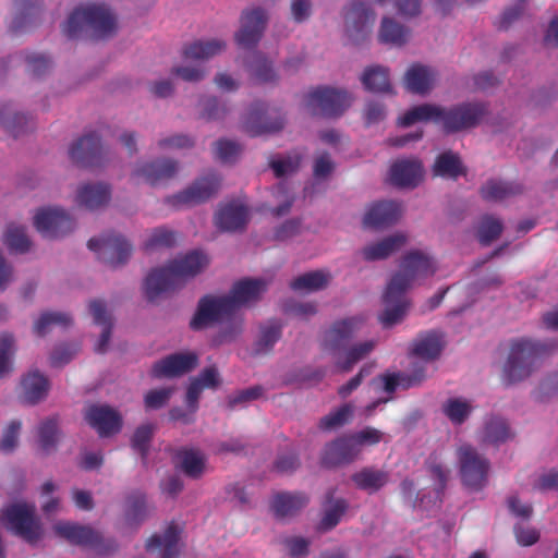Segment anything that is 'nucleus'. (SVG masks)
Segmentation results:
<instances>
[{"mask_svg": "<svg viewBox=\"0 0 558 558\" xmlns=\"http://www.w3.org/2000/svg\"><path fill=\"white\" fill-rule=\"evenodd\" d=\"M436 272L434 259L418 250H412L403 255L400 270L388 282L383 294L385 310L378 316L383 327L389 328L403 319L409 308L405 299L407 290L421 278L433 276Z\"/></svg>", "mask_w": 558, "mask_h": 558, "instance_id": "1", "label": "nucleus"}, {"mask_svg": "<svg viewBox=\"0 0 558 558\" xmlns=\"http://www.w3.org/2000/svg\"><path fill=\"white\" fill-rule=\"evenodd\" d=\"M487 113V106L478 101L462 102L449 108L423 104L408 110L399 119V124L407 128L418 121H432L441 125L445 133L452 134L477 126Z\"/></svg>", "mask_w": 558, "mask_h": 558, "instance_id": "2", "label": "nucleus"}, {"mask_svg": "<svg viewBox=\"0 0 558 558\" xmlns=\"http://www.w3.org/2000/svg\"><path fill=\"white\" fill-rule=\"evenodd\" d=\"M208 263V257L203 252L192 251L171 260L165 267L153 269L144 281L146 299L154 302L162 293L180 289L187 279L198 275Z\"/></svg>", "mask_w": 558, "mask_h": 558, "instance_id": "3", "label": "nucleus"}, {"mask_svg": "<svg viewBox=\"0 0 558 558\" xmlns=\"http://www.w3.org/2000/svg\"><path fill=\"white\" fill-rule=\"evenodd\" d=\"M362 320L357 317H349L335 322L331 327L325 331L322 347L333 356H337L335 366L341 373H349L354 365L365 359L375 348L373 340L356 343L344 352L343 359L339 353L347 348V344L353 338L361 326Z\"/></svg>", "mask_w": 558, "mask_h": 558, "instance_id": "4", "label": "nucleus"}, {"mask_svg": "<svg viewBox=\"0 0 558 558\" xmlns=\"http://www.w3.org/2000/svg\"><path fill=\"white\" fill-rule=\"evenodd\" d=\"M225 323L219 332L213 338L214 345L233 341L242 331V319L234 315L230 302L223 296L204 295L197 303V308L190 322L194 331L206 329L214 324Z\"/></svg>", "mask_w": 558, "mask_h": 558, "instance_id": "5", "label": "nucleus"}, {"mask_svg": "<svg viewBox=\"0 0 558 558\" xmlns=\"http://www.w3.org/2000/svg\"><path fill=\"white\" fill-rule=\"evenodd\" d=\"M85 29L92 31L95 39H106L116 33L117 19L105 4L88 3L78 7L68 17L62 32L73 39Z\"/></svg>", "mask_w": 558, "mask_h": 558, "instance_id": "6", "label": "nucleus"}, {"mask_svg": "<svg viewBox=\"0 0 558 558\" xmlns=\"http://www.w3.org/2000/svg\"><path fill=\"white\" fill-rule=\"evenodd\" d=\"M555 348H558V344L542 343L529 339L512 341L508 359L502 368V380L507 385H512L527 378L533 372L536 359Z\"/></svg>", "mask_w": 558, "mask_h": 558, "instance_id": "7", "label": "nucleus"}, {"mask_svg": "<svg viewBox=\"0 0 558 558\" xmlns=\"http://www.w3.org/2000/svg\"><path fill=\"white\" fill-rule=\"evenodd\" d=\"M351 100L350 94L343 89L318 86L307 93L305 106L313 116L336 118L350 107Z\"/></svg>", "mask_w": 558, "mask_h": 558, "instance_id": "8", "label": "nucleus"}, {"mask_svg": "<svg viewBox=\"0 0 558 558\" xmlns=\"http://www.w3.org/2000/svg\"><path fill=\"white\" fill-rule=\"evenodd\" d=\"M53 530L57 535L71 544L92 548L101 555L117 549V543L112 538H104L100 533L89 526L61 521L54 524Z\"/></svg>", "mask_w": 558, "mask_h": 558, "instance_id": "9", "label": "nucleus"}, {"mask_svg": "<svg viewBox=\"0 0 558 558\" xmlns=\"http://www.w3.org/2000/svg\"><path fill=\"white\" fill-rule=\"evenodd\" d=\"M0 520L7 529L26 542L36 543L41 536V529L35 519V508L26 504H15L4 509Z\"/></svg>", "mask_w": 558, "mask_h": 558, "instance_id": "10", "label": "nucleus"}, {"mask_svg": "<svg viewBox=\"0 0 558 558\" xmlns=\"http://www.w3.org/2000/svg\"><path fill=\"white\" fill-rule=\"evenodd\" d=\"M458 461L462 483L472 489H482L487 483L489 461L468 444L459 447Z\"/></svg>", "mask_w": 558, "mask_h": 558, "instance_id": "11", "label": "nucleus"}, {"mask_svg": "<svg viewBox=\"0 0 558 558\" xmlns=\"http://www.w3.org/2000/svg\"><path fill=\"white\" fill-rule=\"evenodd\" d=\"M220 187V179L217 174L210 173L208 175L196 179L185 190L167 196L165 203L174 209L183 207H193L208 201L215 195Z\"/></svg>", "mask_w": 558, "mask_h": 558, "instance_id": "12", "label": "nucleus"}, {"mask_svg": "<svg viewBox=\"0 0 558 558\" xmlns=\"http://www.w3.org/2000/svg\"><path fill=\"white\" fill-rule=\"evenodd\" d=\"M343 19L347 37L352 43L359 44L369 35L375 21V12L366 2L353 0L344 9Z\"/></svg>", "mask_w": 558, "mask_h": 558, "instance_id": "13", "label": "nucleus"}, {"mask_svg": "<svg viewBox=\"0 0 558 558\" xmlns=\"http://www.w3.org/2000/svg\"><path fill=\"white\" fill-rule=\"evenodd\" d=\"M90 251L99 254V258L116 268L128 262L133 247L122 235L109 233L100 239L92 238L87 242Z\"/></svg>", "mask_w": 558, "mask_h": 558, "instance_id": "14", "label": "nucleus"}, {"mask_svg": "<svg viewBox=\"0 0 558 558\" xmlns=\"http://www.w3.org/2000/svg\"><path fill=\"white\" fill-rule=\"evenodd\" d=\"M283 125V117L277 111L270 112L264 102L253 104L243 121L244 132L252 137L278 132Z\"/></svg>", "mask_w": 558, "mask_h": 558, "instance_id": "15", "label": "nucleus"}, {"mask_svg": "<svg viewBox=\"0 0 558 558\" xmlns=\"http://www.w3.org/2000/svg\"><path fill=\"white\" fill-rule=\"evenodd\" d=\"M69 155L77 166L95 168L102 166L106 150L100 136L96 132H90L83 135L70 147Z\"/></svg>", "mask_w": 558, "mask_h": 558, "instance_id": "16", "label": "nucleus"}, {"mask_svg": "<svg viewBox=\"0 0 558 558\" xmlns=\"http://www.w3.org/2000/svg\"><path fill=\"white\" fill-rule=\"evenodd\" d=\"M74 220L61 208H43L34 217L36 230L47 239H57L71 232Z\"/></svg>", "mask_w": 558, "mask_h": 558, "instance_id": "17", "label": "nucleus"}, {"mask_svg": "<svg viewBox=\"0 0 558 558\" xmlns=\"http://www.w3.org/2000/svg\"><path fill=\"white\" fill-rule=\"evenodd\" d=\"M240 21L241 27L234 36L236 44L245 49L255 47L266 28L268 21L266 11L259 7L245 10Z\"/></svg>", "mask_w": 558, "mask_h": 558, "instance_id": "18", "label": "nucleus"}, {"mask_svg": "<svg viewBox=\"0 0 558 558\" xmlns=\"http://www.w3.org/2000/svg\"><path fill=\"white\" fill-rule=\"evenodd\" d=\"M198 365V355L194 352H179L157 361L151 367L155 378H173L190 373Z\"/></svg>", "mask_w": 558, "mask_h": 558, "instance_id": "19", "label": "nucleus"}, {"mask_svg": "<svg viewBox=\"0 0 558 558\" xmlns=\"http://www.w3.org/2000/svg\"><path fill=\"white\" fill-rule=\"evenodd\" d=\"M85 420L100 437L117 434L122 427L121 415L109 405H89L85 411Z\"/></svg>", "mask_w": 558, "mask_h": 558, "instance_id": "20", "label": "nucleus"}, {"mask_svg": "<svg viewBox=\"0 0 558 558\" xmlns=\"http://www.w3.org/2000/svg\"><path fill=\"white\" fill-rule=\"evenodd\" d=\"M360 453L361 450L357 448L351 434L344 435L325 446L322 464L326 468L349 464L357 459Z\"/></svg>", "mask_w": 558, "mask_h": 558, "instance_id": "21", "label": "nucleus"}, {"mask_svg": "<svg viewBox=\"0 0 558 558\" xmlns=\"http://www.w3.org/2000/svg\"><path fill=\"white\" fill-rule=\"evenodd\" d=\"M266 281L263 279L246 278L235 282L230 294L223 298L230 302V308L236 315V311L241 306L257 301L266 290Z\"/></svg>", "mask_w": 558, "mask_h": 558, "instance_id": "22", "label": "nucleus"}, {"mask_svg": "<svg viewBox=\"0 0 558 558\" xmlns=\"http://www.w3.org/2000/svg\"><path fill=\"white\" fill-rule=\"evenodd\" d=\"M400 216V204L393 201H380L369 206L365 213L363 223L367 228L383 229L396 223Z\"/></svg>", "mask_w": 558, "mask_h": 558, "instance_id": "23", "label": "nucleus"}, {"mask_svg": "<svg viewBox=\"0 0 558 558\" xmlns=\"http://www.w3.org/2000/svg\"><path fill=\"white\" fill-rule=\"evenodd\" d=\"M178 162L173 159L162 158L146 162L135 169L134 177L143 178L150 185H158L175 175Z\"/></svg>", "mask_w": 558, "mask_h": 558, "instance_id": "24", "label": "nucleus"}, {"mask_svg": "<svg viewBox=\"0 0 558 558\" xmlns=\"http://www.w3.org/2000/svg\"><path fill=\"white\" fill-rule=\"evenodd\" d=\"M247 220V207L236 201L220 206L215 215V225L222 231L241 230L246 226Z\"/></svg>", "mask_w": 558, "mask_h": 558, "instance_id": "25", "label": "nucleus"}, {"mask_svg": "<svg viewBox=\"0 0 558 558\" xmlns=\"http://www.w3.org/2000/svg\"><path fill=\"white\" fill-rule=\"evenodd\" d=\"M423 179V166L417 159H402L390 168V181L399 187H415Z\"/></svg>", "mask_w": 558, "mask_h": 558, "instance_id": "26", "label": "nucleus"}, {"mask_svg": "<svg viewBox=\"0 0 558 558\" xmlns=\"http://www.w3.org/2000/svg\"><path fill=\"white\" fill-rule=\"evenodd\" d=\"M181 529L174 522H171L160 534L151 535L146 543L147 551L158 550L160 558H178L180 550L178 547Z\"/></svg>", "mask_w": 558, "mask_h": 558, "instance_id": "27", "label": "nucleus"}, {"mask_svg": "<svg viewBox=\"0 0 558 558\" xmlns=\"http://www.w3.org/2000/svg\"><path fill=\"white\" fill-rule=\"evenodd\" d=\"M173 459L184 475L197 480L202 477L206 469V457L195 448H179L174 451Z\"/></svg>", "mask_w": 558, "mask_h": 558, "instance_id": "28", "label": "nucleus"}, {"mask_svg": "<svg viewBox=\"0 0 558 558\" xmlns=\"http://www.w3.org/2000/svg\"><path fill=\"white\" fill-rule=\"evenodd\" d=\"M389 480V472L376 466H364L351 475V481L355 487L369 495L383 489Z\"/></svg>", "mask_w": 558, "mask_h": 558, "instance_id": "29", "label": "nucleus"}, {"mask_svg": "<svg viewBox=\"0 0 558 558\" xmlns=\"http://www.w3.org/2000/svg\"><path fill=\"white\" fill-rule=\"evenodd\" d=\"M111 189L105 183H87L78 187L76 203L89 210L98 209L109 203Z\"/></svg>", "mask_w": 558, "mask_h": 558, "instance_id": "30", "label": "nucleus"}, {"mask_svg": "<svg viewBox=\"0 0 558 558\" xmlns=\"http://www.w3.org/2000/svg\"><path fill=\"white\" fill-rule=\"evenodd\" d=\"M308 504V497L304 493L282 492L274 496L271 509L279 519L291 518L299 513Z\"/></svg>", "mask_w": 558, "mask_h": 558, "instance_id": "31", "label": "nucleus"}, {"mask_svg": "<svg viewBox=\"0 0 558 558\" xmlns=\"http://www.w3.org/2000/svg\"><path fill=\"white\" fill-rule=\"evenodd\" d=\"M89 313L93 317L94 324L102 327L99 340L95 345L98 353H104L107 350L108 343L111 338L113 320L111 314L107 310L106 302L102 300H93L88 304Z\"/></svg>", "mask_w": 558, "mask_h": 558, "instance_id": "32", "label": "nucleus"}, {"mask_svg": "<svg viewBox=\"0 0 558 558\" xmlns=\"http://www.w3.org/2000/svg\"><path fill=\"white\" fill-rule=\"evenodd\" d=\"M436 72L429 66L412 64L405 75L404 84L409 92L418 95L427 94L434 86Z\"/></svg>", "mask_w": 558, "mask_h": 558, "instance_id": "33", "label": "nucleus"}, {"mask_svg": "<svg viewBox=\"0 0 558 558\" xmlns=\"http://www.w3.org/2000/svg\"><path fill=\"white\" fill-rule=\"evenodd\" d=\"M426 367L423 363H414L412 372L393 373L383 376L384 390L387 393H393L398 387L409 389L421 385L426 378Z\"/></svg>", "mask_w": 558, "mask_h": 558, "instance_id": "34", "label": "nucleus"}, {"mask_svg": "<svg viewBox=\"0 0 558 558\" xmlns=\"http://www.w3.org/2000/svg\"><path fill=\"white\" fill-rule=\"evenodd\" d=\"M405 243L407 236L403 233H395L379 242L366 245L362 248L361 253L367 262L381 260L399 251Z\"/></svg>", "mask_w": 558, "mask_h": 558, "instance_id": "35", "label": "nucleus"}, {"mask_svg": "<svg viewBox=\"0 0 558 558\" xmlns=\"http://www.w3.org/2000/svg\"><path fill=\"white\" fill-rule=\"evenodd\" d=\"M444 349L442 337L439 332L432 330L420 335L411 347V354L421 360L434 361L438 359Z\"/></svg>", "mask_w": 558, "mask_h": 558, "instance_id": "36", "label": "nucleus"}, {"mask_svg": "<svg viewBox=\"0 0 558 558\" xmlns=\"http://www.w3.org/2000/svg\"><path fill=\"white\" fill-rule=\"evenodd\" d=\"M522 192L523 186L520 183L497 179L488 180L480 189L481 197L486 202H501Z\"/></svg>", "mask_w": 558, "mask_h": 558, "instance_id": "37", "label": "nucleus"}, {"mask_svg": "<svg viewBox=\"0 0 558 558\" xmlns=\"http://www.w3.org/2000/svg\"><path fill=\"white\" fill-rule=\"evenodd\" d=\"M227 47L222 39L195 40L183 48V57L187 60L204 61L220 54Z\"/></svg>", "mask_w": 558, "mask_h": 558, "instance_id": "38", "label": "nucleus"}, {"mask_svg": "<svg viewBox=\"0 0 558 558\" xmlns=\"http://www.w3.org/2000/svg\"><path fill=\"white\" fill-rule=\"evenodd\" d=\"M22 387L24 402L35 404L47 396L49 384L43 374L35 371L23 378Z\"/></svg>", "mask_w": 558, "mask_h": 558, "instance_id": "39", "label": "nucleus"}, {"mask_svg": "<svg viewBox=\"0 0 558 558\" xmlns=\"http://www.w3.org/2000/svg\"><path fill=\"white\" fill-rule=\"evenodd\" d=\"M362 83L372 93H391L392 87L389 81L388 69L374 65L367 68L362 75Z\"/></svg>", "mask_w": 558, "mask_h": 558, "instance_id": "40", "label": "nucleus"}, {"mask_svg": "<svg viewBox=\"0 0 558 558\" xmlns=\"http://www.w3.org/2000/svg\"><path fill=\"white\" fill-rule=\"evenodd\" d=\"M333 495L335 489L331 488L326 493L325 496L324 506L328 507L325 509V514L320 521V526L326 531L333 529L340 522L341 517L348 509L347 500L343 498L333 500Z\"/></svg>", "mask_w": 558, "mask_h": 558, "instance_id": "41", "label": "nucleus"}, {"mask_svg": "<svg viewBox=\"0 0 558 558\" xmlns=\"http://www.w3.org/2000/svg\"><path fill=\"white\" fill-rule=\"evenodd\" d=\"M28 118L24 113L16 112L11 104L0 105V126L12 136L17 137L26 131Z\"/></svg>", "mask_w": 558, "mask_h": 558, "instance_id": "42", "label": "nucleus"}, {"mask_svg": "<svg viewBox=\"0 0 558 558\" xmlns=\"http://www.w3.org/2000/svg\"><path fill=\"white\" fill-rule=\"evenodd\" d=\"M435 175L442 178L457 179L465 174V169L458 155L446 151L440 154L433 167Z\"/></svg>", "mask_w": 558, "mask_h": 558, "instance_id": "43", "label": "nucleus"}, {"mask_svg": "<svg viewBox=\"0 0 558 558\" xmlns=\"http://www.w3.org/2000/svg\"><path fill=\"white\" fill-rule=\"evenodd\" d=\"M378 37L384 44L402 46L408 40L409 29L390 17H384Z\"/></svg>", "mask_w": 558, "mask_h": 558, "instance_id": "44", "label": "nucleus"}, {"mask_svg": "<svg viewBox=\"0 0 558 558\" xmlns=\"http://www.w3.org/2000/svg\"><path fill=\"white\" fill-rule=\"evenodd\" d=\"M281 324H279L276 320L270 322L268 325L260 327L259 337L254 344L253 353L255 355L269 353L272 350L274 345L281 338Z\"/></svg>", "mask_w": 558, "mask_h": 558, "instance_id": "45", "label": "nucleus"}, {"mask_svg": "<svg viewBox=\"0 0 558 558\" xmlns=\"http://www.w3.org/2000/svg\"><path fill=\"white\" fill-rule=\"evenodd\" d=\"M509 438H511V432L504 418L493 416L485 423L483 442L498 446Z\"/></svg>", "mask_w": 558, "mask_h": 558, "instance_id": "46", "label": "nucleus"}, {"mask_svg": "<svg viewBox=\"0 0 558 558\" xmlns=\"http://www.w3.org/2000/svg\"><path fill=\"white\" fill-rule=\"evenodd\" d=\"M73 323L70 314L62 312H45L35 322L33 330L39 337L46 336L52 326L69 327Z\"/></svg>", "mask_w": 558, "mask_h": 558, "instance_id": "47", "label": "nucleus"}, {"mask_svg": "<svg viewBox=\"0 0 558 558\" xmlns=\"http://www.w3.org/2000/svg\"><path fill=\"white\" fill-rule=\"evenodd\" d=\"M504 231L502 221L492 215H484L477 226V240L483 246H488Z\"/></svg>", "mask_w": 558, "mask_h": 558, "instance_id": "48", "label": "nucleus"}, {"mask_svg": "<svg viewBox=\"0 0 558 558\" xmlns=\"http://www.w3.org/2000/svg\"><path fill=\"white\" fill-rule=\"evenodd\" d=\"M329 280V274L322 270H316L296 277L294 280H292L290 287L295 291H316L325 288Z\"/></svg>", "mask_w": 558, "mask_h": 558, "instance_id": "49", "label": "nucleus"}, {"mask_svg": "<svg viewBox=\"0 0 558 558\" xmlns=\"http://www.w3.org/2000/svg\"><path fill=\"white\" fill-rule=\"evenodd\" d=\"M148 508L145 495L136 492L128 497L125 520L130 525L138 524L147 517Z\"/></svg>", "mask_w": 558, "mask_h": 558, "instance_id": "50", "label": "nucleus"}, {"mask_svg": "<svg viewBox=\"0 0 558 558\" xmlns=\"http://www.w3.org/2000/svg\"><path fill=\"white\" fill-rule=\"evenodd\" d=\"M3 242L11 252L20 254L26 253L31 247V240L26 234L25 228L21 226H8Z\"/></svg>", "mask_w": 558, "mask_h": 558, "instance_id": "51", "label": "nucleus"}, {"mask_svg": "<svg viewBox=\"0 0 558 558\" xmlns=\"http://www.w3.org/2000/svg\"><path fill=\"white\" fill-rule=\"evenodd\" d=\"M442 412L456 425L463 424L472 412V405L463 399L450 398L442 405Z\"/></svg>", "mask_w": 558, "mask_h": 558, "instance_id": "52", "label": "nucleus"}, {"mask_svg": "<svg viewBox=\"0 0 558 558\" xmlns=\"http://www.w3.org/2000/svg\"><path fill=\"white\" fill-rule=\"evenodd\" d=\"M38 441L45 453H50L58 441V421L56 417L47 418L38 427Z\"/></svg>", "mask_w": 558, "mask_h": 558, "instance_id": "53", "label": "nucleus"}, {"mask_svg": "<svg viewBox=\"0 0 558 558\" xmlns=\"http://www.w3.org/2000/svg\"><path fill=\"white\" fill-rule=\"evenodd\" d=\"M353 415V405L350 403L342 404L337 410L325 415L320 422L319 427L322 429H332L347 424Z\"/></svg>", "mask_w": 558, "mask_h": 558, "instance_id": "54", "label": "nucleus"}, {"mask_svg": "<svg viewBox=\"0 0 558 558\" xmlns=\"http://www.w3.org/2000/svg\"><path fill=\"white\" fill-rule=\"evenodd\" d=\"M177 233L167 228L155 229L144 244L146 251L168 248L174 246Z\"/></svg>", "mask_w": 558, "mask_h": 558, "instance_id": "55", "label": "nucleus"}, {"mask_svg": "<svg viewBox=\"0 0 558 558\" xmlns=\"http://www.w3.org/2000/svg\"><path fill=\"white\" fill-rule=\"evenodd\" d=\"M242 151L239 143L226 138L218 140L215 143V158L223 163L234 162Z\"/></svg>", "mask_w": 558, "mask_h": 558, "instance_id": "56", "label": "nucleus"}, {"mask_svg": "<svg viewBox=\"0 0 558 558\" xmlns=\"http://www.w3.org/2000/svg\"><path fill=\"white\" fill-rule=\"evenodd\" d=\"M154 435V426L144 424L138 426L132 437V448L137 451L143 459H146L150 441Z\"/></svg>", "mask_w": 558, "mask_h": 558, "instance_id": "57", "label": "nucleus"}, {"mask_svg": "<svg viewBox=\"0 0 558 558\" xmlns=\"http://www.w3.org/2000/svg\"><path fill=\"white\" fill-rule=\"evenodd\" d=\"M14 353V338L10 333L0 336V377L12 371V355Z\"/></svg>", "mask_w": 558, "mask_h": 558, "instance_id": "58", "label": "nucleus"}, {"mask_svg": "<svg viewBox=\"0 0 558 558\" xmlns=\"http://www.w3.org/2000/svg\"><path fill=\"white\" fill-rule=\"evenodd\" d=\"M39 0H15V4L21 10V13L17 14L10 26V29L13 33H17L25 28L26 22L29 20L32 15H34V10L38 5Z\"/></svg>", "mask_w": 558, "mask_h": 558, "instance_id": "59", "label": "nucleus"}, {"mask_svg": "<svg viewBox=\"0 0 558 558\" xmlns=\"http://www.w3.org/2000/svg\"><path fill=\"white\" fill-rule=\"evenodd\" d=\"M252 70L254 77L260 83H274L278 80L271 62L262 56H256Z\"/></svg>", "mask_w": 558, "mask_h": 558, "instance_id": "60", "label": "nucleus"}, {"mask_svg": "<svg viewBox=\"0 0 558 558\" xmlns=\"http://www.w3.org/2000/svg\"><path fill=\"white\" fill-rule=\"evenodd\" d=\"M21 426L22 424L17 420H13L9 423V425L4 428L0 439V451L9 453L15 449L19 441Z\"/></svg>", "mask_w": 558, "mask_h": 558, "instance_id": "61", "label": "nucleus"}, {"mask_svg": "<svg viewBox=\"0 0 558 558\" xmlns=\"http://www.w3.org/2000/svg\"><path fill=\"white\" fill-rule=\"evenodd\" d=\"M357 448L362 451L363 446H375L383 440L384 433L375 427L367 426L351 434Z\"/></svg>", "mask_w": 558, "mask_h": 558, "instance_id": "62", "label": "nucleus"}, {"mask_svg": "<svg viewBox=\"0 0 558 558\" xmlns=\"http://www.w3.org/2000/svg\"><path fill=\"white\" fill-rule=\"evenodd\" d=\"M263 391L264 389L262 386H253L246 389H242L228 397V408L233 410L236 405L257 400L262 397Z\"/></svg>", "mask_w": 558, "mask_h": 558, "instance_id": "63", "label": "nucleus"}, {"mask_svg": "<svg viewBox=\"0 0 558 558\" xmlns=\"http://www.w3.org/2000/svg\"><path fill=\"white\" fill-rule=\"evenodd\" d=\"M203 110L201 117L207 121L220 120L225 118L227 108L225 105H220L215 97H208L201 100Z\"/></svg>", "mask_w": 558, "mask_h": 558, "instance_id": "64", "label": "nucleus"}]
</instances>
